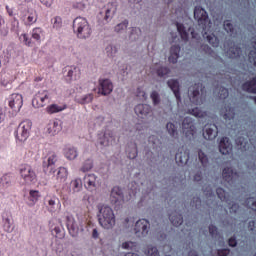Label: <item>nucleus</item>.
<instances>
[{
	"label": "nucleus",
	"mask_w": 256,
	"mask_h": 256,
	"mask_svg": "<svg viewBox=\"0 0 256 256\" xmlns=\"http://www.w3.org/2000/svg\"><path fill=\"white\" fill-rule=\"evenodd\" d=\"M129 27V20H124L114 27L115 33H125Z\"/></svg>",
	"instance_id": "obj_42"
},
{
	"label": "nucleus",
	"mask_w": 256,
	"mask_h": 256,
	"mask_svg": "<svg viewBox=\"0 0 256 256\" xmlns=\"http://www.w3.org/2000/svg\"><path fill=\"white\" fill-rule=\"evenodd\" d=\"M52 234H54L57 239H63V237H65V232L58 226L52 230Z\"/></svg>",
	"instance_id": "obj_56"
},
{
	"label": "nucleus",
	"mask_w": 256,
	"mask_h": 256,
	"mask_svg": "<svg viewBox=\"0 0 256 256\" xmlns=\"http://www.w3.org/2000/svg\"><path fill=\"white\" fill-rule=\"evenodd\" d=\"M242 89L247 93H256V77L248 82H245L242 85Z\"/></svg>",
	"instance_id": "obj_32"
},
{
	"label": "nucleus",
	"mask_w": 256,
	"mask_h": 256,
	"mask_svg": "<svg viewBox=\"0 0 256 256\" xmlns=\"http://www.w3.org/2000/svg\"><path fill=\"white\" fill-rule=\"evenodd\" d=\"M187 113L189 115H193V117H198L200 119L203 117H207V112L201 110L199 107L188 109Z\"/></svg>",
	"instance_id": "obj_37"
},
{
	"label": "nucleus",
	"mask_w": 256,
	"mask_h": 256,
	"mask_svg": "<svg viewBox=\"0 0 256 256\" xmlns=\"http://www.w3.org/2000/svg\"><path fill=\"white\" fill-rule=\"evenodd\" d=\"M134 111L140 119H147L153 113V108L148 104H138L135 106Z\"/></svg>",
	"instance_id": "obj_16"
},
{
	"label": "nucleus",
	"mask_w": 256,
	"mask_h": 256,
	"mask_svg": "<svg viewBox=\"0 0 256 256\" xmlns=\"http://www.w3.org/2000/svg\"><path fill=\"white\" fill-rule=\"evenodd\" d=\"M224 47L227 49L226 55L230 59H237L241 55V48L235 45L234 42H227L224 44Z\"/></svg>",
	"instance_id": "obj_17"
},
{
	"label": "nucleus",
	"mask_w": 256,
	"mask_h": 256,
	"mask_svg": "<svg viewBox=\"0 0 256 256\" xmlns=\"http://www.w3.org/2000/svg\"><path fill=\"white\" fill-rule=\"evenodd\" d=\"M194 19L198 22V25L202 28V31H209L211 29V20L209 19V15L201 6L195 7Z\"/></svg>",
	"instance_id": "obj_4"
},
{
	"label": "nucleus",
	"mask_w": 256,
	"mask_h": 256,
	"mask_svg": "<svg viewBox=\"0 0 256 256\" xmlns=\"http://www.w3.org/2000/svg\"><path fill=\"white\" fill-rule=\"evenodd\" d=\"M115 11H117V8L113 4H109L106 10L103 12H100L101 17H103L102 24L105 25L109 23L113 19V15H115Z\"/></svg>",
	"instance_id": "obj_23"
},
{
	"label": "nucleus",
	"mask_w": 256,
	"mask_h": 256,
	"mask_svg": "<svg viewBox=\"0 0 256 256\" xmlns=\"http://www.w3.org/2000/svg\"><path fill=\"white\" fill-rule=\"evenodd\" d=\"M67 175H68L67 168L60 167L58 172H57L56 179L60 183H65V181H67Z\"/></svg>",
	"instance_id": "obj_39"
},
{
	"label": "nucleus",
	"mask_w": 256,
	"mask_h": 256,
	"mask_svg": "<svg viewBox=\"0 0 256 256\" xmlns=\"http://www.w3.org/2000/svg\"><path fill=\"white\" fill-rule=\"evenodd\" d=\"M198 159L204 169H207V167H209V156H207V154H205V152H203L202 150H199L198 152Z\"/></svg>",
	"instance_id": "obj_38"
},
{
	"label": "nucleus",
	"mask_w": 256,
	"mask_h": 256,
	"mask_svg": "<svg viewBox=\"0 0 256 256\" xmlns=\"http://www.w3.org/2000/svg\"><path fill=\"white\" fill-rule=\"evenodd\" d=\"M136 97L139 99V101H145L147 99V93H145L142 88H137Z\"/></svg>",
	"instance_id": "obj_59"
},
{
	"label": "nucleus",
	"mask_w": 256,
	"mask_h": 256,
	"mask_svg": "<svg viewBox=\"0 0 256 256\" xmlns=\"http://www.w3.org/2000/svg\"><path fill=\"white\" fill-rule=\"evenodd\" d=\"M224 29L229 34L230 37H233L235 35V27H233L231 21H224Z\"/></svg>",
	"instance_id": "obj_50"
},
{
	"label": "nucleus",
	"mask_w": 256,
	"mask_h": 256,
	"mask_svg": "<svg viewBox=\"0 0 256 256\" xmlns=\"http://www.w3.org/2000/svg\"><path fill=\"white\" fill-rule=\"evenodd\" d=\"M92 169H93V160L88 159L83 163L82 167L80 168V171H82V173H87Z\"/></svg>",
	"instance_id": "obj_51"
},
{
	"label": "nucleus",
	"mask_w": 256,
	"mask_h": 256,
	"mask_svg": "<svg viewBox=\"0 0 256 256\" xmlns=\"http://www.w3.org/2000/svg\"><path fill=\"white\" fill-rule=\"evenodd\" d=\"M61 131V125H59V122L54 121L50 122L47 126V134L51 135L52 137L57 135Z\"/></svg>",
	"instance_id": "obj_29"
},
{
	"label": "nucleus",
	"mask_w": 256,
	"mask_h": 256,
	"mask_svg": "<svg viewBox=\"0 0 256 256\" xmlns=\"http://www.w3.org/2000/svg\"><path fill=\"white\" fill-rule=\"evenodd\" d=\"M37 101H40L42 105H45L46 101H49V91L47 90H40L38 93L34 96V103L37 105Z\"/></svg>",
	"instance_id": "obj_27"
},
{
	"label": "nucleus",
	"mask_w": 256,
	"mask_h": 256,
	"mask_svg": "<svg viewBox=\"0 0 256 256\" xmlns=\"http://www.w3.org/2000/svg\"><path fill=\"white\" fill-rule=\"evenodd\" d=\"M219 151L222 155H231V153H233V144L229 138H221L219 143Z\"/></svg>",
	"instance_id": "obj_19"
},
{
	"label": "nucleus",
	"mask_w": 256,
	"mask_h": 256,
	"mask_svg": "<svg viewBox=\"0 0 256 256\" xmlns=\"http://www.w3.org/2000/svg\"><path fill=\"white\" fill-rule=\"evenodd\" d=\"M203 191L206 197H210L211 199H215V195H213V188L208 186H203Z\"/></svg>",
	"instance_id": "obj_61"
},
{
	"label": "nucleus",
	"mask_w": 256,
	"mask_h": 256,
	"mask_svg": "<svg viewBox=\"0 0 256 256\" xmlns=\"http://www.w3.org/2000/svg\"><path fill=\"white\" fill-rule=\"evenodd\" d=\"M216 194L221 201H224V203L231 205V199L229 198V194H227V192H225L223 188H217Z\"/></svg>",
	"instance_id": "obj_36"
},
{
	"label": "nucleus",
	"mask_w": 256,
	"mask_h": 256,
	"mask_svg": "<svg viewBox=\"0 0 256 256\" xmlns=\"http://www.w3.org/2000/svg\"><path fill=\"white\" fill-rule=\"evenodd\" d=\"M208 229H209V233H210L212 239H220L221 238V234L219 233V229L217 228V226L210 224Z\"/></svg>",
	"instance_id": "obj_48"
},
{
	"label": "nucleus",
	"mask_w": 256,
	"mask_h": 256,
	"mask_svg": "<svg viewBox=\"0 0 256 256\" xmlns=\"http://www.w3.org/2000/svg\"><path fill=\"white\" fill-rule=\"evenodd\" d=\"M121 247L123 249H125L126 251H133V249H135V247H137V242L126 241V242L122 243Z\"/></svg>",
	"instance_id": "obj_55"
},
{
	"label": "nucleus",
	"mask_w": 256,
	"mask_h": 256,
	"mask_svg": "<svg viewBox=\"0 0 256 256\" xmlns=\"http://www.w3.org/2000/svg\"><path fill=\"white\" fill-rule=\"evenodd\" d=\"M98 93L100 95H111L113 93V83L109 79H101L99 80Z\"/></svg>",
	"instance_id": "obj_15"
},
{
	"label": "nucleus",
	"mask_w": 256,
	"mask_h": 256,
	"mask_svg": "<svg viewBox=\"0 0 256 256\" xmlns=\"http://www.w3.org/2000/svg\"><path fill=\"white\" fill-rule=\"evenodd\" d=\"M224 119L227 121H231V119L235 118V108L228 107L225 112H222Z\"/></svg>",
	"instance_id": "obj_49"
},
{
	"label": "nucleus",
	"mask_w": 256,
	"mask_h": 256,
	"mask_svg": "<svg viewBox=\"0 0 256 256\" xmlns=\"http://www.w3.org/2000/svg\"><path fill=\"white\" fill-rule=\"evenodd\" d=\"M177 30L180 33V37L183 41H189V32L185 29L183 24H176Z\"/></svg>",
	"instance_id": "obj_40"
},
{
	"label": "nucleus",
	"mask_w": 256,
	"mask_h": 256,
	"mask_svg": "<svg viewBox=\"0 0 256 256\" xmlns=\"http://www.w3.org/2000/svg\"><path fill=\"white\" fill-rule=\"evenodd\" d=\"M39 197H41V195L39 194V191L30 190L29 196H28L29 205H34L36 201H39Z\"/></svg>",
	"instance_id": "obj_43"
},
{
	"label": "nucleus",
	"mask_w": 256,
	"mask_h": 256,
	"mask_svg": "<svg viewBox=\"0 0 256 256\" xmlns=\"http://www.w3.org/2000/svg\"><path fill=\"white\" fill-rule=\"evenodd\" d=\"M201 49L203 52H205L207 55H210V57H213L214 59H217V57H219L217 53H215V51H213V49L209 47V45H202Z\"/></svg>",
	"instance_id": "obj_54"
},
{
	"label": "nucleus",
	"mask_w": 256,
	"mask_h": 256,
	"mask_svg": "<svg viewBox=\"0 0 256 256\" xmlns=\"http://www.w3.org/2000/svg\"><path fill=\"white\" fill-rule=\"evenodd\" d=\"M175 161L177 165H187L189 152L185 148L180 147L175 155Z\"/></svg>",
	"instance_id": "obj_21"
},
{
	"label": "nucleus",
	"mask_w": 256,
	"mask_h": 256,
	"mask_svg": "<svg viewBox=\"0 0 256 256\" xmlns=\"http://www.w3.org/2000/svg\"><path fill=\"white\" fill-rule=\"evenodd\" d=\"M48 207L50 211H55V209H59L61 207V201L57 197H53L48 201Z\"/></svg>",
	"instance_id": "obj_45"
},
{
	"label": "nucleus",
	"mask_w": 256,
	"mask_h": 256,
	"mask_svg": "<svg viewBox=\"0 0 256 256\" xmlns=\"http://www.w3.org/2000/svg\"><path fill=\"white\" fill-rule=\"evenodd\" d=\"M32 126L33 124L31 123V120L21 122L16 130V139L21 142L27 141Z\"/></svg>",
	"instance_id": "obj_8"
},
{
	"label": "nucleus",
	"mask_w": 256,
	"mask_h": 256,
	"mask_svg": "<svg viewBox=\"0 0 256 256\" xmlns=\"http://www.w3.org/2000/svg\"><path fill=\"white\" fill-rule=\"evenodd\" d=\"M63 107L56 105V104H52L50 106H48L46 108L47 113H49L50 115H53V113H59L61 111H63Z\"/></svg>",
	"instance_id": "obj_53"
},
{
	"label": "nucleus",
	"mask_w": 256,
	"mask_h": 256,
	"mask_svg": "<svg viewBox=\"0 0 256 256\" xmlns=\"http://www.w3.org/2000/svg\"><path fill=\"white\" fill-rule=\"evenodd\" d=\"M207 31L209 30H202L204 39H207L208 43H210L212 47H219V38H217V36L214 34H207Z\"/></svg>",
	"instance_id": "obj_28"
},
{
	"label": "nucleus",
	"mask_w": 256,
	"mask_h": 256,
	"mask_svg": "<svg viewBox=\"0 0 256 256\" xmlns=\"http://www.w3.org/2000/svg\"><path fill=\"white\" fill-rule=\"evenodd\" d=\"M150 97L153 101V105H159V103H161V98L159 97V93H157L156 91L152 92Z\"/></svg>",
	"instance_id": "obj_62"
},
{
	"label": "nucleus",
	"mask_w": 256,
	"mask_h": 256,
	"mask_svg": "<svg viewBox=\"0 0 256 256\" xmlns=\"http://www.w3.org/2000/svg\"><path fill=\"white\" fill-rule=\"evenodd\" d=\"M73 31L78 39H89L91 37V25L86 18L76 17L73 21Z\"/></svg>",
	"instance_id": "obj_2"
},
{
	"label": "nucleus",
	"mask_w": 256,
	"mask_h": 256,
	"mask_svg": "<svg viewBox=\"0 0 256 256\" xmlns=\"http://www.w3.org/2000/svg\"><path fill=\"white\" fill-rule=\"evenodd\" d=\"M110 199L113 203H123L125 201L123 190L119 186L113 187L111 190Z\"/></svg>",
	"instance_id": "obj_22"
},
{
	"label": "nucleus",
	"mask_w": 256,
	"mask_h": 256,
	"mask_svg": "<svg viewBox=\"0 0 256 256\" xmlns=\"http://www.w3.org/2000/svg\"><path fill=\"white\" fill-rule=\"evenodd\" d=\"M182 133L186 139H195L197 134V127H195V120L191 117H185L182 121Z\"/></svg>",
	"instance_id": "obj_5"
},
{
	"label": "nucleus",
	"mask_w": 256,
	"mask_h": 256,
	"mask_svg": "<svg viewBox=\"0 0 256 256\" xmlns=\"http://www.w3.org/2000/svg\"><path fill=\"white\" fill-rule=\"evenodd\" d=\"M222 177L229 185H233V183H237V181H239V173L231 167L223 169Z\"/></svg>",
	"instance_id": "obj_12"
},
{
	"label": "nucleus",
	"mask_w": 256,
	"mask_h": 256,
	"mask_svg": "<svg viewBox=\"0 0 256 256\" xmlns=\"http://www.w3.org/2000/svg\"><path fill=\"white\" fill-rule=\"evenodd\" d=\"M179 53H181V46L179 45L171 46L170 56L168 58L169 63H173V65H175V63H177L179 59Z\"/></svg>",
	"instance_id": "obj_25"
},
{
	"label": "nucleus",
	"mask_w": 256,
	"mask_h": 256,
	"mask_svg": "<svg viewBox=\"0 0 256 256\" xmlns=\"http://www.w3.org/2000/svg\"><path fill=\"white\" fill-rule=\"evenodd\" d=\"M169 73H171V69L165 66H160L156 69V75L158 77H169Z\"/></svg>",
	"instance_id": "obj_47"
},
{
	"label": "nucleus",
	"mask_w": 256,
	"mask_h": 256,
	"mask_svg": "<svg viewBox=\"0 0 256 256\" xmlns=\"http://www.w3.org/2000/svg\"><path fill=\"white\" fill-rule=\"evenodd\" d=\"M214 95L219 97V99H227L229 97V90L225 87H217L214 90Z\"/></svg>",
	"instance_id": "obj_34"
},
{
	"label": "nucleus",
	"mask_w": 256,
	"mask_h": 256,
	"mask_svg": "<svg viewBox=\"0 0 256 256\" xmlns=\"http://www.w3.org/2000/svg\"><path fill=\"white\" fill-rule=\"evenodd\" d=\"M246 207L256 212V200L255 198H248L245 202Z\"/></svg>",
	"instance_id": "obj_60"
},
{
	"label": "nucleus",
	"mask_w": 256,
	"mask_h": 256,
	"mask_svg": "<svg viewBox=\"0 0 256 256\" xmlns=\"http://www.w3.org/2000/svg\"><path fill=\"white\" fill-rule=\"evenodd\" d=\"M105 51H106L107 57H109L110 59H113L117 55L119 48H117L115 44H108L106 46Z\"/></svg>",
	"instance_id": "obj_35"
},
{
	"label": "nucleus",
	"mask_w": 256,
	"mask_h": 256,
	"mask_svg": "<svg viewBox=\"0 0 256 256\" xmlns=\"http://www.w3.org/2000/svg\"><path fill=\"white\" fill-rule=\"evenodd\" d=\"M21 107H23V96L21 94H12L10 101H9V113L11 115H16L21 111Z\"/></svg>",
	"instance_id": "obj_10"
},
{
	"label": "nucleus",
	"mask_w": 256,
	"mask_h": 256,
	"mask_svg": "<svg viewBox=\"0 0 256 256\" xmlns=\"http://www.w3.org/2000/svg\"><path fill=\"white\" fill-rule=\"evenodd\" d=\"M235 143L239 151H247V149H249V142L245 137L239 136L238 138H236Z\"/></svg>",
	"instance_id": "obj_31"
},
{
	"label": "nucleus",
	"mask_w": 256,
	"mask_h": 256,
	"mask_svg": "<svg viewBox=\"0 0 256 256\" xmlns=\"http://www.w3.org/2000/svg\"><path fill=\"white\" fill-rule=\"evenodd\" d=\"M151 229V223L147 219H140L136 221L134 226V235L139 239H143V237H147L149 235V231Z\"/></svg>",
	"instance_id": "obj_6"
},
{
	"label": "nucleus",
	"mask_w": 256,
	"mask_h": 256,
	"mask_svg": "<svg viewBox=\"0 0 256 256\" xmlns=\"http://www.w3.org/2000/svg\"><path fill=\"white\" fill-rule=\"evenodd\" d=\"M115 139V136L113 135V131L106 129L104 132L98 134V144L103 147H109L111 143H113V140Z\"/></svg>",
	"instance_id": "obj_11"
},
{
	"label": "nucleus",
	"mask_w": 256,
	"mask_h": 256,
	"mask_svg": "<svg viewBox=\"0 0 256 256\" xmlns=\"http://www.w3.org/2000/svg\"><path fill=\"white\" fill-rule=\"evenodd\" d=\"M248 229L252 233H254V234L256 233V221L255 220H252V221L249 222Z\"/></svg>",
	"instance_id": "obj_64"
},
{
	"label": "nucleus",
	"mask_w": 256,
	"mask_h": 256,
	"mask_svg": "<svg viewBox=\"0 0 256 256\" xmlns=\"http://www.w3.org/2000/svg\"><path fill=\"white\" fill-rule=\"evenodd\" d=\"M20 175L26 185H31L37 181V174H35L31 166H22L20 168Z\"/></svg>",
	"instance_id": "obj_9"
},
{
	"label": "nucleus",
	"mask_w": 256,
	"mask_h": 256,
	"mask_svg": "<svg viewBox=\"0 0 256 256\" xmlns=\"http://www.w3.org/2000/svg\"><path fill=\"white\" fill-rule=\"evenodd\" d=\"M41 33H43L41 28H34L32 30V39H35V41H41Z\"/></svg>",
	"instance_id": "obj_58"
},
{
	"label": "nucleus",
	"mask_w": 256,
	"mask_h": 256,
	"mask_svg": "<svg viewBox=\"0 0 256 256\" xmlns=\"http://www.w3.org/2000/svg\"><path fill=\"white\" fill-rule=\"evenodd\" d=\"M98 209V221L103 229H113L115 227V212L107 205L99 204Z\"/></svg>",
	"instance_id": "obj_1"
},
{
	"label": "nucleus",
	"mask_w": 256,
	"mask_h": 256,
	"mask_svg": "<svg viewBox=\"0 0 256 256\" xmlns=\"http://www.w3.org/2000/svg\"><path fill=\"white\" fill-rule=\"evenodd\" d=\"M191 207H194L195 209H201V198L194 197L191 201Z\"/></svg>",
	"instance_id": "obj_63"
},
{
	"label": "nucleus",
	"mask_w": 256,
	"mask_h": 256,
	"mask_svg": "<svg viewBox=\"0 0 256 256\" xmlns=\"http://www.w3.org/2000/svg\"><path fill=\"white\" fill-rule=\"evenodd\" d=\"M167 85L173 91L176 99L178 101H181V94L179 93V81L175 80V79H170V80L167 81Z\"/></svg>",
	"instance_id": "obj_26"
},
{
	"label": "nucleus",
	"mask_w": 256,
	"mask_h": 256,
	"mask_svg": "<svg viewBox=\"0 0 256 256\" xmlns=\"http://www.w3.org/2000/svg\"><path fill=\"white\" fill-rule=\"evenodd\" d=\"M97 175L95 174H87L84 177V185L85 188L88 191H95V189H97V186L99 185V182L97 181Z\"/></svg>",
	"instance_id": "obj_20"
},
{
	"label": "nucleus",
	"mask_w": 256,
	"mask_h": 256,
	"mask_svg": "<svg viewBox=\"0 0 256 256\" xmlns=\"http://www.w3.org/2000/svg\"><path fill=\"white\" fill-rule=\"evenodd\" d=\"M3 227H4V231H6V233H12L13 232V220H11V218L6 217L3 219Z\"/></svg>",
	"instance_id": "obj_44"
},
{
	"label": "nucleus",
	"mask_w": 256,
	"mask_h": 256,
	"mask_svg": "<svg viewBox=\"0 0 256 256\" xmlns=\"http://www.w3.org/2000/svg\"><path fill=\"white\" fill-rule=\"evenodd\" d=\"M57 163V154H50L46 161L43 162V169L46 175L55 173V164Z\"/></svg>",
	"instance_id": "obj_14"
},
{
	"label": "nucleus",
	"mask_w": 256,
	"mask_h": 256,
	"mask_svg": "<svg viewBox=\"0 0 256 256\" xmlns=\"http://www.w3.org/2000/svg\"><path fill=\"white\" fill-rule=\"evenodd\" d=\"M169 219L174 227L183 225V216L178 212H172L169 216Z\"/></svg>",
	"instance_id": "obj_30"
},
{
	"label": "nucleus",
	"mask_w": 256,
	"mask_h": 256,
	"mask_svg": "<svg viewBox=\"0 0 256 256\" xmlns=\"http://www.w3.org/2000/svg\"><path fill=\"white\" fill-rule=\"evenodd\" d=\"M64 73L66 74V81L71 82L73 79H79L81 70L77 66H66L64 68Z\"/></svg>",
	"instance_id": "obj_18"
},
{
	"label": "nucleus",
	"mask_w": 256,
	"mask_h": 256,
	"mask_svg": "<svg viewBox=\"0 0 256 256\" xmlns=\"http://www.w3.org/2000/svg\"><path fill=\"white\" fill-rule=\"evenodd\" d=\"M71 189L69 190L70 195H75V193H80L83 190V181L81 178H75L70 182Z\"/></svg>",
	"instance_id": "obj_24"
},
{
	"label": "nucleus",
	"mask_w": 256,
	"mask_h": 256,
	"mask_svg": "<svg viewBox=\"0 0 256 256\" xmlns=\"http://www.w3.org/2000/svg\"><path fill=\"white\" fill-rule=\"evenodd\" d=\"M166 130L170 137H173V139H177L179 132L177 131V126L173 122H168L166 124Z\"/></svg>",
	"instance_id": "obj_33"
},
{
	"label": "nucleus",
	"mask_w": 256,
	"mask_h": 256,
	"mask_svg": "<svg viewBox=\"0 0 256 256\" xmlns=\"http://www.w3.org/2000/svg\"><path fill=\"white\" fill-rule=\"evenodd\" d=\"M145 255L147 256H161L159 254V249H157V247L155 246H148L147 249L145 250Z\"/></svg>",
	"instance_id": "obj_52"
},
{
	"label": "nucleus",
	"mask_w": 256,
	"mask_h": 256,
	"mask_svg": "<svg viewBox=\"0 0 256 256\" xmlns=\"http://www.w3.org/2000/svg\"><path fill=\"white\" fill-rule=\"evenodd\" d=\"M66 226L71 235V237H77L81 231H83V226H81V221L75 219L73 215L66 216Z\"/></svg>",
	"instance_id": "obj_7"
},
{
	"label": "nucleus",
	"mask_w": 256,
	"mask_h": 256,
	"mask_svg": "<svg viewBox=\"0 0 256 256\" xmlns=\"http://www.w3.org/2000/svg\"><path fill=\"white\" fill-rule=\"evenodd\" d=\"M0 183L4 187H9L11 185V176L9 174H6L0 178Z\"/></svg>",
	"instance_id": "obj_57"
},
{
	"label": "nucleus",
	"mask_w": 256,
	"mask_h": 256,
	"mask_svg": "<svg viewBox=\"0 0 256 256\" xmlns=\"http://www.w3.org/2000/svg\"><path fill=\"white\" fill-rule=\"evenodd\" d=\"M188 97L194 105H203L207 98V91H205L203 84H194L188 89Z\"/></svg>",
	"instance_id": "obj_3"
},
{
	"label": "nucleus",
	"mask_w": 256,
	"mask_h": 256,
	"mask_svg": "<svg viewBox=\"0 0 256 256\" xmlns=\"http://www.w3.org/2000/svg\"><path fill=\"white\" fill-rule=\"evenodd\" d=\"M218 133L219 129L215 124H206L203 128V137L207 141H213V139H216Z\"/></svg>",
	"instance_id": "obj_13"
},
{
	"label": "nucleus",
	"mask_w": 256,
	"mask_h": 256,
	"mask_svg": "<svg viewBox=\"0 0 256 256\" xmlns=\"http://www.w3.org/2000/svg\"><path fill=\"white\" fill-rule=\"evenodd\" d=\"M65 155L70 161H73V159H77V149L75 147H68L66 148Z\"/></svg>",
	"instance_id": "obj_46"
},
{
	"label": "nucleus",
	"mask_w": 256,
	"mask_h": 256,
	"mask_svg": "<svg viewBox=\"0 0 256 256\" xmlns=\"http://www.w3.org/2000/svg\"><path fill=\"white\" fill-rule=\"evenodd\" d=\"M93 94H86L82 97L76 98V102H78L80 105H87L89 103L93 102Z\"/></svg>",
	"instance_id": "obj_41"
}]
</instances>
